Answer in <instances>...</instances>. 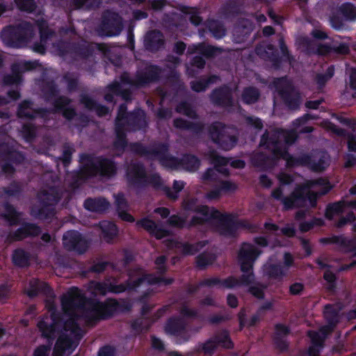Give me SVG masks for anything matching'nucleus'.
<instances>
[{"label":"nucleus","mask_w":356,"mask_h":356,"mask_svg":"<svg viewBox=\"0 0 356 356\" xmlns=\"http://www.w3.org/2000/svg\"><path fill=\"white\" fill-rule=\"evenodd\" d=\"M63 313L52 312L38 323L42 336L54 339L59 334L52 356H69L83 336L79 321L83 318L88 324L106 318L116 311L118 305L114 300L105 302H86L81 291L75 287L70 289L61 298Z\"/></svg>","instance_id":"obj_1"},{"label":"nucleus","mask_w":356,"mask_h":356,"mask_svg":"<svg viewBox=\"0 0 356 356\" xmlns=\"http://www.w3.org/2000/svg\"><path fill=\"white\" fill-rule=\"evenodd\" d=\"M298 138L293 130H275L264 134L261 145H265L274 158H283L289 166L306 165L314 171H322L329 165V156L325 153H321L311 159L308 155H302L293 158L287 154L286 145H291Z\"/></svg>","instance_id":"obj_2"},{"label":"nucleus","mask_w":356,"mask_h":356,"mask_svg":"<svg viewBox=\"0 0 356 356\" xmlns=\"http://www.w3.org/2000/svg\"><path fill=\"white\" fill-rule=\"evenodd\" d=\"M331 188L329 181L326 179L320 178L316 180L307 181L303 185L295 188L291 194L282 198L283 191L277 188L272 191V196L277 200H281L285 209L303 207L306 205L307 200L311 207H314L316 204L318 195L327 193Z\"/></svg>","instance_id":"obj_3"},{"label":"nucleus","mask_w":356,"mask_h":356,"mask_svg":"<svg viewBox=\"0 0 356 356\" xmlns=\"http://www.w3.org/2000/svg\"><path fill=\"white\" fill-rule=\"evenodd\" d=\"M182 207L184 210L194 211L201 215V216H193L190 226L200 225L210 220H216L222 227L220 230L222 234H232L229 228L233 222L230 215L220 213L214 208H209L207 206H197V199L191 196H187L184 199Z\"/></svg>","instance_id":"obj_4"},{"label":"nucleus","mask_w":356,"mask_h":356,"mask_svg":"<svg viewBox=\"0 0 356 356\" xmlns=\"http://www.w3.org/2000/svg\"><path fill=\"white\" fill-rule=\"evenodd\" d=\"M133 150L140 154H147L150 159H158L162 165L171 169H176L181 165L187 170L195 171L200 166V161L195 156L184 155L181 161L171 156L168 154V148L164 145H158L152 149L145 151L140 145L136 144L133 146Z\"/></svg>","instance_id":"obj_5"},{"label":"nucleus","mask_w":356,"mask_h":356,"mask_svg":"<svg viewBox=\"0 0 356 356\" xmlns=\"http://www.w3.org/2000/svg\"><path fill=\"white\" fill-rule=\"evenodd\" d=\"M261 254L254 245L250 243H243L241 247L238 260L241 266L243 275L241 279L229 277L220 282V285L225 288H232L241 284L249 285L253 283L254 276L252 273L253 264L257 257Z\"/></svg>","instance_id":"obj_6"},{"label":"nucleus","mask_w":356,"mask_h":356,"mask_svg":"<svg viewBox=\"0 0 356 356\" xmlns=\"http://www.w3.org/2000/svg\"><path fill=\"white\" fill-rule=\"evenodd\" d=\"M127 107L121 105L115 120L116 140L114 145L117 149L123 148L126 144L124 130L127 124L132 122L136 128H142L146 125L145 113L143 111H138L135 114L127 115Z\"/></svg>","instance_id":"obj_7"},{"label":"nucleus","mask_w":356,"mask_h":356,"mask_svg":"<svg viewBox=\"0 0 356 356\" xmlns=\"http://www.w3.org/2000/svg\"><path fill=\"white\" fill-rule=\"evenodd\" d=\"M34 35L32 24L23 22L17 26H10L2 31L1 38L3 42L8 47H19L29 42Z\"/></svg>","instance_id":"obj_8"},{"label":"nucleus","mask_w":356,"mask_h":356,"mask_svg":"<svg viewBox=\"0 0 356 356\" xmlns=\"http://www.w3.org/2000/svg\"><path fill=\"white\" fill-rule=\"evenodd\" d=\"M211 140L222 149L229 150L236 143V130L221 122H214L209 128Z\"/></svg>","instance_id":"obj_9"},{"label":"nucleus","mask_w":356,"mask_h":356,"mask_svg":"<svg viewBox=\"0 0 356 356\" xmlns=\"http://www.w3.org/2000/svg\"><path fill=\"white\" fill-rule=\"evenodd\" d=\"M115 170L113 163L108 159L87 157L83 161L81 172L86 177L95 176L97 174L111 176Z\"/></svg>","instance_id":"obj_10"},{"label":"nucleus","mask_w":356,"mask_h":356,"mask_svg":"<svg viewBox=\"0 0 356 356\" xmlns=\"http://www.w3.org/2000/svg\"><path fill=\"white\" fill-rule=\"evenodd\" d=\"M60 198V194L58 189L54 187H49L42 189L38 194V200L41 204L42 208L32 209L33 215L39 218H47L53 214L51 209H47L48 212L45 213V207L55 205Z\"/></svg>","instance_id":"obj_11"},{"label":"nucleus","mask_w":356,"mask_h":356,"mask_svg":"<svg viewBox=\"0 0 356 356\" xmlns=\"http://www.w3.org/2000/svg\"><path fill=\"white\" fill-rule=\"evenodd\" d=\"M172 279H162L152 275H139L138 277H130L129 282L126 285L120 284L115 286L112 289V291L115 293H120L128 289H136L140 285L148 286L149 284H154L157 283L163 285H168L172 284Z\"/></svg>","instance_id":"obj_12"},{"label":"nucleus","mask_w":356,"mask_h":356,"mask_svg":"<svg viewBox=\"0 0 356 356\" xmlns=\"http://www.w3.org/2000/svg\"><path fill=\"white\" fill-rule=\"evenodd\" d=\"M122 29L121 17L115 13L106 11L97 31L101 36H113L120 33Z\"/></svg>","instance_id":"obj_13"},{"label":"nucleus","mask_w":356,"mask_h":356,"mask_svg":"<svg viewBox=\"0 0 356 356\" xmlns=\"http://www.w3.org/2000/svg\"><path fill=\"white\" fill-rule=\"evenodd\" d=\"M277 88L285 104L291 109L297 108L300 102L298 92L286 79H282L277 83Z\"/></svg>","instance_id":"obj_14"},{"label":"nucleus","mask_w":356,"mask_h":356,"mask_svg":"<svg viewBox=\"0 0 356 356\" xmlns=\"http://www.w3.org/2000/svg\"><path fill=\"white\" fill-rule=\"evenodd\" d=\"M161 70L159 68L149 65L146 67L143 71L138 72L134 79H131L127 74H122L121 79L122 83L141 86L156 80Z\"/></svg>","instance_id":"obj_15"},{"label":"nucleus","mask_w":356,"mask_h":356,"mask_svg":"<svg viewBox=\"0 0 356 356\" xmlns=\"http://www.w3.org/2000/svg\"><path fill=\"white\" fill-rule=\"evenodd\" d=\"M63 245L69 250H74L79 253L84 252L88 247V241L76 231H68L63 237Z\"/></svg>","instance_id":"obj_16"},{"label":"nucleus","mask_w":356,"mask_h":356,"mask_svg":"<svg viewBox=\"0 0 356 356\" xmlns=\"http://www.w3.org/2000/svg\"><path fill=\"white\" fill-rule=\"evenodd\" d=\"M37 25L40 30V42L35 43L32 47L33 50L37 53L43 54L45 52V44L48 40L55 36V33L49 28L46 21L41 19L37 21Z\"/></svg>","instance_id":"obj_17"},{"label":"nucleus","mask_w":356,"mask_h":356,"mask_svg":"<svg viewBox=\"0 0 356 356\" xmlns=\"http://www.w3.org/2000/svg\"><path fill=\"white\" fill-rule=\"evenodd\" d=\"M136 226L143 228L150 235L157 239L163 238L169 235V231L159 225L154 220L144 218L136 222Z\"/></svg>","instance_id":"obj_18"},{"label":"nucleus","mask_w":356,"mask_h":356,"mask_svg":"<svg viewBox=\"0 0 356 356\" xmlns=\"http://www.w3.org/2000/svg\"><path fill=\"white\" fill-rule=\"evenodd\" d=\"M324 315L327 321V325L321 327L319 332L323 335H328L333 331L334 327L339 322V307L332 305L325 306Z\"/></svg>","instance_id":"obj_19"},{"label":"nucleus","mask_w":356,"mask_h":356,"mask_svg":"<svg viewBox=\"0 0 356 356\" xmlns=\"http://www.w3.org/2000/svg\"><path fill=\"white\" fill-rule=\"evenodd\" d=\"M210 97L213 104L224 107L232 106L234 104L232 90L227 86L214 90Z\"/></svg>","instance_id":"obj_20"},{"label":"nucleus","mask_w":356,"mask_h":356,"mask_svg":"<svg viewBox=\"0 0 356 356\" xmlns=\"http://www.w3.org/2000/svg\"><path fill=\"white\" fill-rule=\"evenodd\" d=\"M209 157L211 159V161L213 164H214L215 168L217 171H219L223 174L227 175V170H220L218 169V167L221 165H225L228 163V160L218 155V154L216 151H210L208 153ZM216 170L215 169H208L207 172L202 176V179L204 181H211L216 179Z\"/></svg>","instance_id":"obj_21"},{"label":"nucleus","mask_w":356,"mask_h":356,"mask_svg":"<svg viewBox=\"0 0 356 356\" xmlns=\"http://www.w3.org/2000/svg\"><path fill=\"white\" fill-rule=\"evenodd\" d=\"M26 292L31 298L36 296L39 293H44L49 298H53V293L47 284L44 282H40L37 279H32L30 280L29 286L26 289Z\"/></svg>","instance_id":"obj_22"},{"label":"nucleus","mask_w":356,"mask_h":356,"mask_svg":"<svg viewBox=\"0 0 356 356\" xmlns=\"http://www.w3.org/2000/svg\"><path fill=\"white\" fill-rule=\"evenodd\" d=\"M118 216L123 220L132 222L134 218L128 213L129 205L124 197L122 194L115 195V202Z\"/></svg>","instance_id":"obj_23"},{"label":"nucleus","mask_w":356,"mask_h":356,"mask_svg":"<svg viewBox=\"0 0 356 356\" xmlns=\"http://www.w3.org/2000/svg\"><path fill=\"white\" fill-rule=\"evenodd\" d=\"M308 335L312 343V346L309 348V356H318L320 349L323 347V342L327 335H323L320 332H317L314 331H309Z\"/></svg>","instance_id":"obj_24"},{"label":"nucleus","mask_w":356,"mask_h":356,"mask_svg":"<svg viewBox=\"0 0 356 356\" xmlns=\"http://www.w3.org/2000/svg\"><path fill=\"white\" fill-rule=\"evenodd\" d=\"M84 207L91 211L103 212L109 208L110 203L103 197L88 198L85 201Z\"/></svg>","instance_id":"obj_25"},{"label":"nucleus","mask_w":356,"mask_h":356,"mask_svg":"<svg viewBox=\"0 0 356 356\" xmlns=\"http://www.w3.org/2000/svg\"><path fill=\"white\" fill-rule=\"evenodd\" d=\"M289 331L287 327L278 324L275 326V332L274 337V342L277 348L283 351L288 347L284 337L289 334Z\"/></svg>","instance_id":"obj_26"},{"label":"nucleus","mask_w":356,"mask_h":356,"mask_svg":"<svg viewBox=\"0 0 356 356\" xmlns=\"http://www.w3.org/2000/svg\"><path fill=\"white\" fill-rule=\"evenodd\" d=\"M40 232L39 227L34 224H25L17 230L13 236V240L19 241L29 236H36Z\"/></svg>","instance_id":"obj_27"},{"label":"nucleus","mask_w":356,"mask_h":356,"mask_svg":"<svg viewBox=\"0 0 356 356\" xmlns=\"http://www.w3.org/2000/svg\"><path fill=\"white\" fill-rule=\"evenodd\" d=\"M20 64H15L13 66V74L6 76L3 79V82L6 85H11L14 83H17L19 82L21 77L18 72L17 70L20 68H24L26 70H31L34 67V64L31 63H24L20 66Z\"/></svg>","instance_id":"obj_28"},{"label":"nucleus","mask_w":356,"mask_h":356,"mask_svg":"<svg viewBox=\"0 0 356 356\" xmlns=\"http://www.w3.org/2000/svg\"><path fill=\"white\" fill-rule=\"evenodd\" d=\"M163 36L159 31H152L149 32L145 37V45L151 49H158L163 44Z\"/></svg>","instance_id":"obj_29"},{"label":"nucleus","mask_w":356,"mask_h":356,"mask_svg":"<svg viewBox=\"0 0 356 356\" xmlns=\"http://www.w3.org/2000/svg\"><path fill=\"white\" fill-rule=\"evenodd\" d=\"M99 227L102 232L104 239L110 243L118 234L116 225L109 221H102L99 223Z\"/></svg>","instance_id":"obj_30"},{"label":"nucleus","mask_w":356,"mask_h":356,"mask_svg":"<svg viewBox=\"0 0 356 356\" xmlns=\"http://www.w3.org/2000/svg\"><path fill=\"white\" fill-rule=\"evenodd\" d=\"M266 275L273 279L282 280L287 275V271L282 266L276 264H268L265 267Z\"/></svg>","instance_id":"obj_31"},{"label":"nucleus","mask_w":356,"mask_h":356,"mask_svg":"<svg viewBox=\"0 0 356 356\" xmlns=\"http://www.w3.org/2000/svg\"><path fill=\"white\" fill-rule=\"evenodd\" d=\"M186 323L181 318L170 319L165 326V330L167 333L171 334H179L185 327Z\"/></svg>","instance_id":"obj_32"},{"label":"nucleus","mask_w":356,"mask_h":356,"mask_svg":"<svg viewBox=\"0 0 356 356\" xmlns=\"http://www.w3.org/2000/svg\"><path fill=\"white\" fill-rule=\"evenodd\" d=\"M218 80V76L213 75L209 77L207 79H201L192 81L191 83V87L193 90L199 92L204 91L209 86V85L216 83Z\"/></svg>","instance_id":"obj_33"},{"label":"nucleus","mask_w":356,"mask_h":356,"mask_svg":"<svg viewBox=\"0 0 356 356\" xmlns=\"http://www.w3.org/2000/svg\"><path fill=\"white\" fill-rule=\"evenodd\" d=\"M39 112L34 109L31 106V104L28 101L23 102L19 107L17 112L18 115L20 118H33Z\"/></svg>","instance_id":"obj_34"},{"label":"nucleus","mask_w":356,"mask_h":356,"mask_svg":"<svg viewBox=\"0 0 356 356\" xmlns=\"http://www.w3.org/2000/svg\"><path fill=\"white\" fill-rule=\"evenodd\" d=\"M260 96L259 90L254 87H248L243 90L241 98L248 104L255 103Z\"/></svg>","instance_id":"obj_35"},{"label":"nucleus","mask_w":356,"mask_h":356,"mask_svg":"<svg viewBox=\"0 0 356 356\" xmlns=\"http://www.w3.org/2000/svg\"><path fill=\"white\" fill-rule=\"evenodd\" d=\"M197 51L202 52L207 56H212L220 52V49L211 46L204 47L203 44L189 47L187 52L190 54H194Z\"/></svg>","instance_id":"obj_36"},{"label":"nucleus","mask_w":356,"mask_h":356,"mask_svg":"<svg viewBox=\"0 0 356 356\" xmlns=\"http://www.w3.org/2000/svg\"><path fill=\"white\" fill-rule=\"evenodd\" d=\"M70 102V101L68 98L63 97L58 98L55 103V106L57 108L63 109V115L67 120L72 119L75 115L74 109L70 108H65Z\"/></svg>","instance_id":"obj_37"},{"label":"nucleus","mask_w":356,"mask_h":356,"mask_svg":"<svg viewBox=\"0 0 356 356\" xmlns=\"http://www.w3.org/2000/svg\"><path fill=\"white\" fill-rule=\"evenodd\" d=\"M346 207H348V202L341 201L334 203L327 208L325 216L331 220L335 214L343 212Z\"/></svg>","instance_id":"obj_38"},{"label":"nucleus","mask_w":356,"mask_h":356,"mask_svg":"<svg viewBox=\"0 0 356 356\" xmlns=\"http://www.w3.org/2000/svg\"><path fill=\"white\" fill-rule=\"evenodd\" d=\"M207 27L209 31L216 38H220L225 35V29L220 22L216 20L208 21Z\"/></svg>","instance_id":"obj_39"},{"label":"nucleus","mask_w":356,"mask_h":356,"mask_svg":"<svg viewBox=\"0 0 356 356\" xmlns=\"http://www.w3.org/2000/svg\"><path fill=\"white\" fill-rule=\"evenodd\" d=\"M339 10L347 20L353 21L356 19V7L352 3H346L342 4L339 7Z\"/></svg>","instance_id":"obj_40"},{"label":"nucleus","mask_w":356,"mask_h":356,"mask_svg":"<svg viewBox=\"0 0 356 356\" xmlns=\"http://www.w3.org/2000/svg\"><path fill=\"white\" fill-rule=\"evenodd\" d=\"M145 172L143 167L138 163H133L127 170V176L131 179L143 178Z\"/></svg>","instance_id":"obj_41"},{"label":"nucleus","mask_w":356,"mask_h":356,"mask_svg":"<svg viewBox=\"0 0 356 356\" xmlns=\"http://www.w3.org/2000/svg\"><path fill=\"white\" fill-rule=\"evenodd\" d=\"M217 341L214 340L213 337L207 341L205 343L201 344L197 349L198 352H203L207 356H211L215 350L216 349Z\"/></svg>","instance_id":"obj_42"},{"label":"nucleus","mask_w":356,"mask_h":356,"mask_svg":"<svg viewBox=\"0 0 356 356\" xmlns=\"http://www.w3.org/2000/svg\"><path fill=\"white\" fill-rule=\"evenodd\" d=\"M251 32L250 26H248L246 25L236 26L234 29V35L235 36V40L237 42H241L244 40L245 37L248 35Z\"/></svg>","instance_id":"obj_43"},{"label":"nucleus","mask_w":356,"mask_h":356,"mask_svg":"<svg viewBox=\"0 0 356 356\" xmlns=\"http://www.w3.org/2000/svg\"><path fill=\"white\" fill-rule=\"evenodd\" d=\"M5 213L3 217L11 224H16L19 219L20 213L17 212L15 209L9 204L5 205Z\"/></svg>","instance_id":"obj_44"},{"label":"nucleus","mask_w":356,"mask_h":356,"mask_svg":"<svg viewBox=\"0 0 356 356\" xmlns=\"http://www.w3.org/2000/svg\"><path fill=\"white\" fill-rule=\"evenodd\" d=\"M184 187V184L180 181H175L173 184V191H172L170 188H165L164 191L167 195V196L173 200H176L178 197V193L183 189Z\"/></svg>","instance_id":"obj_45"},{"label":"nucleus","mask_w":356,"mask_h":356,"mask_svg":"<svg viewBox=\"0 0 356 356\" xmlns=\"http://www.w3.org/2000/svg\"><path fill=\"white\" fill-rule=\"evenodd\" d=\"M174 125L175 127L181 129H192L195 131H197L202 128V126L200 124H192L182 119L175 120Z\"/></svg>","instance_id":"obj_46"},{"label":"nucleus","mask_w":356,"mask_h":356,"mask_svg":"<svg viewBox=\"0 0 356 356\" xmlns=\"http://www.w3.org/2000/svg\"><path fill=\"white\" fill-rule=\"evenodd\" d=\"M13 259L14 263L19 266H24L28 264V255L22 250H15L13 256Z\"/></svg>","instance_id":"obj_47"},{"label":"nucleus","mask_w":356,"mask_h":356,"mask_svg":"<svg viewBox=\"0 0 356 356\" xmlns=\"http://www.w3.org/2000/svg\"><path fill=\"white\" fill-rule=\"evenodd\" d=\"M90 289L95 295H105L108 291V286L106 284L92 282L90 284Z\"/></svg>","instance_id":"obj_48"},{"label":"nucleus","mask_w":356,"mask_h":356,"mask_svg":"<svg viewBox=\"0 0 356 356\" xmlns=\"http://www.w3.org/2000/svg\"><path fill=\"white\" fill-rule=\"evenodd\" d=\"M214 340L217 341V345H221L225 348H231L233 346L232 342L227 332H224L218 336L213 337Z\"/></svg>","instance_id":"obj_49"},{"label":"nucleus","mask_w":356,"mask_h":356,"mask_svg":"<svg viewBox=\"0 0 356 356\" xmlns=\"http://www.w3.org/2000/svg\"><path fill=\"white\" fill-rule=\"evenodd\" d=\"M17 7L22 10L32 12L35 8L33 0H15Z\"/></svg>","instance_id":"obj_50"},{"label":"nucleus","mask_w":356,"mask_h":356,"mask_svg":"<svg viewBox=\"0 0 356 356\" xmlns=\"http://www.w3.org/2000/svg\"><path fill=\"white\" fill-rule=\"evenodd\" d=\"M213 257L209 254H202L197 258V265L198 267L203 268L207 266L212 264Z\"/></svg>","instance_id":"obj_51"},{"label":"nucleus","mask_w":356,"mask_h":356,"mask_svg":"<svg viewBox=\"0 0 356 356\" xmlns=\"http://www.w3.org/2000/svg\"><path fill=\"white\" fill-rule=\"evenodd\" d=\"M110 92L116 94L121 95L124 99H127L129 95V93L124 90L122 91V86L120 83L118 82H114L108 87Z\"/></svg>","instance_id":"obj_52"},{"label":"nucleus","mask_w":356,"mask_h":356,"mask_svg":"<svg viewBox=\"0 0 356 356\" xmlns=\"http://www.w3.org/2000/svg\"><path fill=\"white\" fill-rule=\"evenodd\" d=\"M177 111L190 118H194L195 116V113L193 109L186 102L181 103L178 105L177 107Z\"/></svg>","instance_id":"obj_53"},{"label":"nucleus","mask_w":356,"mask_h":356,"mask_svg":"<svg viewBox=\"0 0 356 356\" xmlns=\"http://www.w3.org/2000/svg\"><path fill=\"white\" fill-rule=\"evenodd\" d=\"M168 222L170 225L177 227V228H181L185 226L186 224V219L181 218L178 216H172L169 218L168 220Z\"/></svg>","instance_id":"obj_54"},{"label":"nucleus","mask_w":356,"mask_h":356,"mask_svg":"<svg viewBox=\"0 0 356 356\" xmlns=\"http://www.w3.org/2000/svg\"><path fill=\"white\" fill-rule=\"evenodd\" d=\"M22 133L26 140H31L35 134V127L31 124H25L23 126Z\"/></svg>","instance_id":"obj_55"},{"label":"nucleus","mask_w":356,"mask_h":356,"mask_svg":"<svg viewBox=\"0 0 356 356\" xmlns=\"http://www.w3.org/2000/svg\"><path fill=\"white\" fill-rule=\"evenodd\" d=\"M267 286L266 285L257 284L249 289V291L256 298L261 299L264 298V289Z\"/></svg>","instance_id":"obj_56"},{"label":"nucleus","mask_w":356,"mask_h":356,"mask_svg":"<svg viewBox=\"0 0 356 356\" xmlns=\"http://www.w3.org/2000/svg\"><path fill=\"white\" fill-rule=\"evenodd\" d=\"M220 189V191H224L225 193H232L237 189V185L234 182L226 181L222 182Z\"/></svg>","instance_id":"obj_57"},{"label":"nucleus","mask_w":356,"mask_h":356,"mask_svg":"<svg viewBox=\"0 0 356 356\" xmlns=\"http://www.w3.org/2000/svg\"><path fill=\"white\" fill-rule=\"evenodd\" d=\"M355 220V216L353 212H349L346 217H342L339 219L337 227H341L347 223H351Z\"/></svg>","instance_id":"obj_58"},{"label":"nucleus","mask_w":356,"mask_h":356,"mask_svg":"<svg viewBox=\"0 0 356 356\" xmlns=\"http://www.w3.org/2000/svg\"><path fill=\"white\" fill-rule=\"evenodd\" d=\"M252 162L254 165L258 166H263L266 164V156L263 153H257L252 158Z\"/></svg>","instance_id":"obj_59"},{"label":"nucleus","mask_w":356,"mask_h":356,"mask_svg":"<svg viewBox=\"0 0 356 356\" xmlns=\"http://www.w3.org/2000/svg\"><path fill=\"white\" fill-rule=\"evenodd\" d=\"M349 74V84L351 88L356 90V69L350 67L348 70Z\"/></svg>","instance_id":"obj_60"},{"label":"nucleus","mask_w":356,"mask_h":356,"mask_svg":"<svg viewBox=\"0 0 356 356\" xmlns=\"http://www.w3.org/2000/svg\"><path fill=\"white\" fill-rule=\"evenodd\" d=\"M149 5L151 6V8L154 10H161L165 5V0H149Z\"/></svg>","instance_id":"obj_61"},{"label":"nucleus","mask_w":356,"mask_h":356,"mask_svg":"<svg viewBox=\"0 0 356 356\" xmlns=\"http://www.w3.org/2000/svg\"><path fill=\"white\" fill-rule=\"evenodd\" d=\"M50 346H40L33 353V356H49Z\"/></svg>","instance_id":"obj_62"},{"label":"nucleus","mask_w":356,"mask_h":356,"mask_svg":"<svg viewBox=\"0 0 356 356\" xmlns=\"http://www.w3.org/2000/svg\"><path fill=\"white\" fill-rule=\"evenodd\" d=\"M206 198L209 200H217L221 197V191L220 188L213 189L206 194Z\"/></svg>","instance_id":"obj_63"},{"label":"nucleus","mask_w":356,"mask_h":356,"mask_svg":"<svg viewBox=\"0 0 356 356\" xmlns=\"http://www.w3.org/2000/svg\"><path fill=\"white\" fill-rule=\"evenodd\" d=\"M81 103L88 108L93 109L96 106V103L88 96L83 95L81 99Z\"/></svg>","instance_id":"obj_64"}]
</instances>
